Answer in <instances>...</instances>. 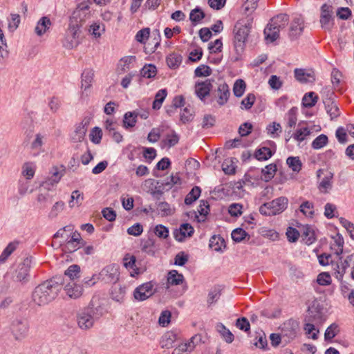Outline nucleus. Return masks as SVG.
<instances>
[{
	"instance_id": "obj_1",
	"label": "nucleus",
	"mask_w": 354,
	"mask_h": 354,
	"mask_svg": "<svg viewBox=\"0 0 354 354\" xmlns=\"http://www.w3.org/2000/svg\"><path fill=\"white\" fill-rule=\"evenodd\" d=\"M62 288L61 281L55 278L46 280L37 286L32 292V301L38 306H45L58 296Z\"/></svg>"
},
{
	"instance_id": "obj_2",
	"label": "nucleus",
	"mask_w": 354,
	"mask_h": 354,
	"mask_svg": "<svg viewBox=\"0 0 354 354\" xmlns=\"http://www.w3.org/2000/svg\"><path fill=\"white\" fill-rule=\"evenodd\" d=\"M103 315V308L101 306H95L93 301L88 306L80 310L77 313V323L82 330L91 328L95 322Z\"/></svg>"
},
{
	"instance_id": "obj_3",
	"label": "nucleus",
	"mask_w": 354,
	"mask_h": 354,
	"mask_svg": "<svg viewBox=\"0 0 354 354\" xmlns=\"http://www.w3.org/2000/svg\"><path fill=\"white\" fill-rule=\"evenodd\" d=\"M289 17L286 14H280L272 17L264 29L265 39L266 41L273 42L279 37V31L288 25Z\"/></svg>"
},
{
	"instance_id": "obj_4",
	"label": "nucleus",
	"mask_w": 354,
	"mask_h": 354,
	"mask_svg": "<svg viewBox=\"0 0 354 354\" xmlns=\"http://www.w3.org/2000/svg\"><path fill=\"white\" fill-rule=\"evenodd\" d=\"M88 10V6H79L75 10L73 11L70 17L68 28L67 30V36H71L73 39L79 37L80 28L82 26L83 22Z\"/></svg>"
},
{
	"instance_id": "obj_5",
	"label": "nucleus",
	"mask_w": 354,
	"mask_h": 354,
	"mask_svg": "<svg viewBox=\"0 0 354 354\" xmlns=\"http://www.w3.org/2000/svg\"><path fill=\"white\" fill-rule=\"evenodd\" d=\"M250 29V23L245 25L237 23L234 26L233 43L236 54L241 55L243 53Z\"/></svg>"
},
{
	"instance_id": "obj_6",
	"label": "nucleus",
	"mask_w": 354,
	"mask_h": 354,
	"mask_svg": "<svg viewBox=\"0 0 354 354\" xmlns=\"http://www.w3.org/2000/svg\"><path fill=\"white\" fill-rule=\"evenodd\" d=\"M288 200L281 196L272 200L270 202L265 203L259 207V212L265 216H273L283 212L288 206Z\"/></svg>"
},
{
	"instance_id": "obj_7",
	"label": "nucleus",
	"mask_w": 354,
	"mask_h": 354,
	"mask_svg": "<svg viewBox=\"0 0 354 354\" xmlns=\"http://www.w3.org/2000/svg\"><path fill=\"white\" fill-rule=\"evenodd\" d=\"M32 264V257H27L21 262L18 263L12 274L14 281L19 282L21 284L26 283L30 279V270Z\"/></svg>"
},
{
	"instance_id": "obj_8",
	"label": "nucleus",
	"mask_w": 354,
	"mask_h": 354,
	"mask_svg": "<svg viewBox=\"0 0 354 354\" xmlns=\"http://www.w3.org/2000/svg\"><path fill=\"white\" fill-rule=\"evenodd\" d=\"M298 328V322L293 319H288L282 324L281 334L286 343L290 342L296 337Z\"/></svg>"
},
{
	"instance_id": "obj_9",
	"label": "nucleus",
	"mask_w": 354,
	"mask_h": 354,
	"mask_svg": "<svg viewBox=\"0 0 354 354\" xmlns=\"http://www.w3.org/2000/svg\"><path fill=\"white\" fill-rule=\"evenodd\" d=\"M102 280L106 283H115L119 279V267L115 264H111L104 268L99 274Z\"/></svg>"
},
{
	"instance_id": "obj_10",
	"label": "nucleus",
	"mask_w": 354,
	"mask_h": 354,
	"mask_svg": "<svg viewBox=\"0 0 354 354\" xmlns=\"http://www.w3.org/2000/svg\"><path fill=\"white\" fill-rule=\"evenodd\" d=\"M11 331L16 339L24 338L28 333L29 326L25 319H15L11 324Z\"/></svg>"
},
{
	"instance_id": "obj_11",
	"label": "nucleus",
	"mask_w": 354,
	"mask_h": 354,
	"mask_svg": "<svg viewBox=\"0 0 354 354\" xmlns=\"http://www.w3.org/2000/svg\"><path fill=\"white\" fill-rule=\"evenodd\" d=\"M333 7L324 4L321 8L320 24L322 28L330 30L334 24Z\"/></svg>"
},
{
	"instance_id": "obj_12",
	"label": "nucleus",
	"mask_w": 354,
	"mask_h": 354,
	"mask_svg": "<svg viewBox=\"0 0 354 354\" xmlns=\"http://www.w3.org/2000/svg\"><path fill=\"white\" fill-rule=\"evenodd\" d=\"M154 294L153 285L151 281L145 283L137 287L133 292L135 299L142 301Z\"/></svg>"
},
{
	"instance_id": "obj_13",
	"label": "nucleus",
	"mask_w": 354,
	"mask_h": 354,
	"mask_svg": "<svg viewBox=\"0 0 354 354\" xmlns=\"http://www.w3.org/2000/svg\"><path fill=\"white\" fill-rule=\"evenodd\" d=\"M212 95L213 97L216 98L218 104L223 106L229 100L230 95V88L226 83L223 82L218 85L216 90L212 91Z\"/></svg>"
},
{
	"instance_id": "obj_14",
	"label": "nucleus",
	"mask_w": 354,
	"mask_h": 354,
	"mask_svg": "<svg viewBox=\"0 0 354 354\" xmlns=\"http://www.w3.org/2000/svg\"><path fill=\"white\" fill-rule=\"evenodd\" d=\"M201 341L200 335H195L188 342L178 344L176 347L172 354H189L195 348L196 345Z\"/></svg>"
},
{
	"instance_id": "obj_15",
	"label": "nucleus",
	"mask_w": 354,
	"mask_h": 354,
	"mask_svg": "<svg viewBox=\"0 0 354 354\" xmlns=\"http://www.w3.org/2000/svg\"><path fill=\"white\" fill-rule=\"evenodd\" d=\"M354 266V253L350 254L346 257L344 261H340L339 263H336L335 268H334V274L338 280H342L346 270L349 267Z\"/></svg>"
},
{
	"instance_id": "obj_16",
	"label": "nucleus",
	"mask_w": 354,
	"mask_h": 354,
	"mask_svg": "<svg viewBox=\"0 0 354 354\" xmlns=\"http://www.w3.org/2000/svg\"><path fill=\"white\" fill-rule=\"evenodd\" d=\"M212 80L207 79L205 81L196 83L195 93L203 102H205L206 96L209 95L212 89Z\"/></svg>"
},
{
	"instance_id": "obj_17",
	"label": "nucleus",
	"mask_w": 354,
	"mask_h": 354,
	"mask_svg": "<svg viewBox=\"0 0 354 354\" xmlns=\"http://www.w3.org/2000/svg\"><path fill=\"white\" fill-rule=\"evenodd\" d=\"M304 28V19L301 16H296L292 19L290 27L289 36L291 39H297L299 37Z\"/></svg>"
},
{
	"instance_id": "obj_18",
	"label": "nucleus",
	"mask_w": 354,
	"mask_h": 354,
	"mask_svg": "<svg viewBox=\"0 0 354 354\" xmlns=\"http://www.w3.org/2000/svg\"><path fill=\"white\" fill-rule=\"evenodd\" d=\"M194 230L189 223H183L180 225L178 230H176L174 232L175 239L179 242H182L186 237H190L194 234Z\"/></svg>"
},
{
	"instance_id": "obj_19",
	"label": "nucleus",
	"mask_w": 354,
	"mask_h": 354,
	"mask_svg": "<svg viewBox=\"0 0 354 354\" xmlns=\"http://www.w3.org/2000/svg\"><path fill=\"white\" fill-rule=\"evenodd\" d=\"M295 79L302 84L313 83L315 80L313 72H307L302 68H296L294 71Z\"/></svg>"
},
{
	"instance_id": "obj_20",
	"label": "nucleus",
	"mask_w": 354,
	"mask_h": 354,
	"mask_svg": "<svg viewBox=\"0 0 354 354\" xmlns=\"http://www.w3.org/2000/svg\"><path fill=\"white\" fill-rule=\"evenodd\" d=\"M64 291L70 298L77 299L82 295L83 288L75 281H70L65 286Z\"/></svg>"
},
{
	"instance_id": "obj_21",
	"label": "nucleus",
	"mask_w": 354,
	"mask_h": 354,
	"mask_svg": "<svg viewBox=\"0 0 354 354\" xmlns=\"http://www.w3.org/2000/svg\"><path fill=\"white\" fill-rule=\"evenodd\" d=\"M325 109L330 115V120H334L340 115V111L337 104L330 97L324 100Z\"/></svg>"
},
{
	"instance_id": "obj_22",
	"label": "nucleus",
	"mask_w": 354,
	"mask_h": 354,
	"mask_svg": "<svg viewBox=\"0 0 354 354\" xmlns=\"http://www.w3.org/2000/svg\"><path fill=\"white\" fill-rule=\"evenodd\" d=\"M311 130L307 127H301V124H299V127L295 132L290 137L286 138V141L288 142L290 138H292L298 142L304 141L307 136H310Z\"/></svg>"
},
{
	"instance_id": "obj_23",
	"label": "nucleus",
	"mask_w": 354,
	"mask_h": 354,
	"mask_svg": "<svg viewBox=\"0 0 354 354\" xmlns=\"http://www.w3.org/2000/svg\"><path fill=\"white\" fill-rule=\"evenodd\" d=\"M178 340V335L174 331L165 333L160 341L162 348H169L175 346V343Z\"/></svg>"
},
{
	"instance_id": "obj_24",
	"label": "nucleus",
	"mask_w": 354,
	"mask_h": 354,
	"mask_svg": "<svg viewBox=\"0 0 354 354\" xmlns=\"http://www.w3.org/2000/svg\"><path fill=\"white\" fill-rule=\"evenodd\" d=\"M51 25L52 23L48 17H42L37 23L35 32L41 37L49 30Z\"/></svg>"
},
{
	"instance_id": "obj_25",
	"label": "nucleus",
	"mask_w": 354,
	"mask_h": 354,
	"mask_svg": "<svg viewBox=\"0 0 354 354\" xmlns=\"http://www.w3.org/2000/svg\"><path fill=\"white\" fill-rule=\"evenodd\" d=\"M87 128L86 124L80 123L75 127V131L71 134V138L73 142H80L84 139Z\"/></svg>"
},
{
	"instance_id": "obj_26",
	"label": "nucleus",
	"mask_w": 354,
	"mask_h": 354,
	"mask_svg": "<svg viewBox=\"0 0 354 354\" xmlns=\"http://www.w3.org/2000/svg\"><path fill=\"white\" fill-rule=\"evenodd\" d=\"M184 277L182 274L178 272L175 270H172L168 272L167 279V288L170 286H177L183 282Z\"/></svg>"
},
{
	"instance_id": "obj_27",
	"label": "nucleus",
	"mask_w": 354,
	"mask_h": 354,
	"mask_svg": "<svg viewBox=\"0 0 354 354\" xmlns=\"http://www.w3.org/2000/svg\"><path fill=\"white\" fill-rule=\"evenodd\" d=\"M126 295V288L120 284H114L112 286L111 295V298L118 302H122Z\"/></svg>"
},
{
	"instance_id": "obj_28",
	"label": "nucleus",
	"mask_w": 354,
	"mask_h": 354,
	"mask_svg": "<svg viewBox=\"0 0 354 354\" xmlns=\"http://www.w3.org/2000/svg\"><path fill=\"white\" fill-rule=\"evenodd\" d=\"M304 330L305 331V334L308 336V338H311L314 340L318 339V334L319 333V330L315 328L314 324L310 323V319H305Z\"/></svg>"
},
{
	"instance_id": "obj_29",
	"label": "nucleus",
	"mask_w": 354,
	"mask_h": 354,
	"mask_svg": "<svg viewBox=\"0 0 354 354\" xmlns=\"http://www.w3.org/2000/svg\"><path fill=\"white\" fill-rule=\"evenodd\" d=\"M94 72L91 69H86L82 73V88L84 91L91 86V83L93 80Z\"/></svg>"
},
{
	"instance_id": "obj_30",
	"label": "nucleus",
	"mask_w": 354,
	"mask_h": 354,
	"mask_svg": "<svg viewBox=\"0 0 354 354\" xmlns=\"http://www.w3.org/2000/svg\"><path fill=\"white\" fill-rule=\"evenodd\" d=\"M205 17V12L199 7H196L192 10L189 13V20L192 21L193 26H196L199 24Z\"/></svg>"
},
{
	"instance_id": "obj_31",
	"label": "nucleus",
	"mask_w": 354,
	"mask_h": 354,
	"mask_svg": "<svg viewBox=\"0 0 354 354\" xmlns=\"http://www.w3.org/2000/svg\"><path fill=\"white\" fill-rule=\"evenodd\" d=\"M334 243L331 245V249L335 251L337 256H340L343 253L344 239L341 234H337L333 237Z\"/></svg>"
},
{
	"instance_id": "obj_32",
	"label": "nucleus",
	"mask_w": 354,
	"mask_h": 354,
	"mask_svg": "<svg viewBox=\"0 0 354 354\" xmlns=\"http://www.w3.org/2000/svg\"><path fill=\"white\" fill-rule=\"evenodd\" d=\"M318 100L317 95L314 92L306 93L302 98V105L306 108L313 107Z\"/></svg>"
},
{
	"instance_id": "obj_33",
	"label": "nucleus",
	"mask_w": 354,
	"mask_h": 354,
	"mask_svg": "<svg viewBox=\"0 0 354 354\" xmlns=\"http://www.w3.org/2000/svg\"><path fill=\"white\" fill-rule=\"evenodd\" d=\"M272 154L273 153L270 148L263 147L255 151L254 156L258 160L263 161L268 160L272 157Z\"/></svg>"
},
{
	"instance_id": "obj_34",
	"label": "nucleus",
	"mask_w": 354,
	"mask_h": 354,
	"mask_svg": "<svg viewBox=\"0 0 354 354\" xmlns=\"http://www.w3.org/2000/svg\"><path fill=\"white\" fill-rule=\"evenodd\" d=\"M216 330L221 335L227 343H232L234 340V335L222 323L216 324Z\"/></svg>"
},
{
	"instance_id": "obj_35",
	"label": "nucleus",
	"mask_w": 354,
	"mask_h": 354,
	"mask_svg": "<svg viewBox=\"0 0 354 354\" xmlns=\"http://www.w3.org/2000/svg\"><path fill=\"white\" fill-rule=\"evenodd\" d=\"M299 210L306 217L313 218L315 214L314 204L309 201H304L299 206Z\"/></svg>"
},
{
	"instance_id": "obj_36",
	"label": "nucleus",
	"mask_w": 354,
	"mask_h": 354,
	"mask_svg": "<svg viewBox=\"0 0 354 354\" xmlns=\"http://www.w3.org/2000/svg\"><path fill=\"white\" fill-rule=\"evenodd\" d=\"M167 91L165 88L160 89L156 93L155 95V100L153 102L152 107L153 109L158 110L160 109L162 102L167 97Z\"/></svg>"
},
{
	"instance_id": "obj_37",
	"label": "nucleus",
	"mask_w": 354,
	"mask_h": 354,
	"mask_svg": "<svg viewBox=\"0 0 354 354\" xmlns=\"http://www.w3.org/2000/svg\"><path fill=\"white\" fill-rule=\"evenodd\" d=\"M182 60V56L176 53L169 54L167 57V63L170 68H176L178 67L181 64Z\"/></svg>"
},
{
	"instance_id": "obj_38",
	"label": "nucleus",
	"mask_w": 354,
	"mask_h": 354,
	"mask_svg": "<svg viewBox=\"0 0 354 354\" xmlns=\"http://www.w3.org/2000/svg\"><path fill=\"white\" fill-rule=\"evenodd\" d=\"M201 189L199 187H194L191 191L187 194L185 198V203L186 205H191L196 201L200 196Z\"/></svg>"
},
{
	"instance_id": "obj_39",
	"label": "nucleus",
	"mask_w": 354,
	"mask_h": 354,
	"mask_svg": "<svg viewBox=\"0 0 354 354\" xmlns=\"http://www.w3.org/2000/svg\"><path fill=\"white\" fill-rule=\"evenodd\" d=\"M19 242L14 241L10 243L6 248L3 250L1 254L0 255V264L3 263L8 257L16 250Z\"/></svg>"
},
{
	"instance_id": "obj_40",
	"label": "nucleus",
	"mask_w": 354,
	"mask_h": 354,
	"mask_svg": "<svg viewBox=\"0 0 354 354\" xmlns=\"http://www.w3.org/2000/svg\"><path fill=\"white\" fill-rule=\"evenodd\" d=\"M65 276L68 277L71 281L80 277V267L78 265L73 264L70 266L64 272Z\"/></svg>"
},
{
	"instance_id": "obj_41",
	"label": "nucleus",
	"mask_w": 354,
	"mask_h": 354,
	"mask_svg": "<svg viewBox=\"0 0 354 354\" xmlns=\"http://www.w3.org/2000/svg\"><path fill=\"white\" fill-rule=\"evenodd\" d=\"M277 169V165L275 164H270L266 166L261 171L264 180L266 182L270 180L275 175Z\"/></svg>"
},
{
	"instance_id": "obj_42",
	"label": "nucleus",
	"mask_w": 354,
	"mask_h": 354,
	"mask_svg": "<svg viewBox=\"0 0 354 354\" xmlns=\"http://www.w3.org/2000/svg\"><path fill=\"white\" fill-rule=\"evenodd\" d=\"M328 142V138L326 135L321 134L318 136L311 144V147L314 149H320L325 147Z\"/></svg>"
},
{
	"instance_id": "obj_43",
	"label": "nucleus",
	"mask_w": 354,
	"mask_h": 354,
	"mask_svg": "<svg viewBox=\"0 0 354 354\" xmlns=\"http://www.w3.org/2000/svg\"><path fill=\"white\" fill-rule=\"evenodd\" d=\"M209 245L212 250L218 252L225 246V241L221 236L214 235L210 239Z\"/></svg>"
},
{
	"instance_id": "obj_44",
	"label": "nucleus",
	"mask_w": 354,
	"mask_h": 354,
	"mask_svg": "<svg viewBox=\"0 0 354 354\" xmlns=\"http://www.w3.org/2000/svg\"><path fill=\"white\" fill-rule=\"evenodd\" d=\"M180 178L178 176H173L171 175L169 178H167L166 180H163L161 183V186H159V188H161L162 189H169L172 187L174 185L180 183Z\"/></svg>"
},
{
	"instance_id": "obj_45",
	"label": "nucleus",
	"mask_w": 354,
	"mask_h": 354,
	"mask_svg": "<svg viewBox=\"0 0 354 354\" xmlns=\"http://www.w3.org/2000/svg\"><path fill=\"white\" fill-rule=\"evenodd\" d=\"M156 73V67L153 64H146L140 70L141 76L146 78H151L155 77Z\"/></svg>"
},
{
	"instance_id": "obj_46",
	"label": "nucleus",
	"mask_w": 354,
	"mask_h": 354,
	"mask_svg": "<svg viewBox=\"0 0 354 354\" xmlns=\"http://www.w3.org/2000/svg\"><path fill=\"white\" fill-rule=\"evenodd\" d=\"M245 88L246 84L243 80L239 79L236 80L233 86L234 95L238 97H241L245 92Z\"/></svg>"
},
{
	"instance_id": "obj_47",
	"label": "nucleus",
	"mask_w": 354,
	"mask_h": 354,
	"mask_svg": "<svg viewBox=\"0 0 354 354\" xmlns=\"http://www.w3.org/2000/svg\"><path fill=\"white\" fill-rule=\"evenodd\" d=\"M123 123L126 129L133 127L136 123V111L126 113L124 115Z\"/></svg>"
},
{
	"instance_id": "obj_48",
	"label": "nucleus",
	"mask_w": 354,
	"mask_h": 354,
	"mask_svg": "<svg viewBox=\"0 0 354 354\" xmlns=\"http://www.w3.org/2000/svg\"><path fill=\"white\" fill-rule=\"evenodd\" d=\"M339 326L335 323L330 324L326 330L324 339L326 341H330L339 333Z\"/></svg>"
},
{
	"instance_id": "obj_49",
	"label": "nucleus",
	"mask_w": 354,
	"mask_h": 354,
	"mask_svg": "<svg viewBox=\"0 0 354 354\" xmlns=\"http://www.w3.org/2000/svg\"><path fill=\"white\" fill-rule=\"evenodd\" d=\"M232 239L236 243L241 242L246 236L250 238L248 234L242 228L238 227L234 229L231 234Z\"/></svg>"
},
{
	"instance_id": "obj_50",
	"label": "nucleus",
	"mask_w": 354,
	"mask_h": 354,
	"mask_svg": "<svg viewBox=\"0 0 354 354\" xmlns=\"http://www.w3.org/2000/svg\"><path fill=\"white\" fill-rule=\"evenodd\" d=\"M286 163L294 171H299L301 169V162L299 157H288Z\"/></svg>"
},
{
	"instance_id": "obj_51",
	"label": "nucleus",
	"mask_w": 354,
	"mask_h": 354,
	"mask_svg": "<svg viewBox=\"0 0 354 354\" xmlns=\"http://www.w3.org/2000/svg\"><path fill=\"white\" fill-rule=\"evenodd\" d=\"M221 289L220 286H214L212 288L208 294L207 303L212 304L215 303L221 296Z\"/></svg>"
},
{
	"instance_id": "obj_52",
	"label": "nucleus",
	"mask_w": 354,
	"mask_h": 354,
	"mask_svg": "<svg viewBox=\"0 0 354 354\" xmlns=\"http://www.w3.org/2000/svg\"><path fill=\"white\" fill-rule=\"evenodd\" d=\"M64 206L65 204L63 201L56 202L52 207L48 214V217L50 218H56L58 216V214L63 211Z\"/></svg>"
},
{
	"instance_id": "obj_53",
	"label": "nucleus",
	"mask_w": 354,
	"mask_h": 354,
	"mask_svg": "<svg viewBox=\"0 0 354 354\" xmlns=\"http://www.w3.org/2000/svg\"><path fill=\"white\" fill-rule=\"evenodd\" d=\"M333 174L330 173L328 176H325L322 178L319 186V188L321 192H327L328 189H331V179L333 178Z\"/></svg>"
},
{
	"instance_id": "obj_54",
	"label": "nucleus",
	"mask_w": 354,
	"mask_h": 354,
	"mask_svg": "<svg viewBox=\"0 0 354 354\" xmlns=\"http://www.w3.org/2000/svg\"><path fill=\"white\" fill-rule=\"evenodd\" d=\"M45 140V136L41 133H37L34 140L31 142L30 147L32 149L37 150L39 152L41 151V147L44 145V140Z\"/></svg>"
},
{
	"instance_id": "obj_55",
	"label": "nucleus",
	"mask_w": 354,
	"mask_h": 354,
	"mask_svg": "<svg viewBox=\"0 0 354 354\" xmlns=\"http://www.w3.org/2000/svg\"><path fill=\"white\" fill-rule=\"evenodd\" d=\"M194 74L196 77H207L212 74V69L209 66L202 64L195 69Z\"/></svg>"
},
{
	"instance_id": "obj_56",
	"label": "nucleus",
	"mask_w": 354,
	"mask_h": 354,
	"mask_svg": "<svg viewBox=\"0 0 354 354\" xmlns=\"http://www.w3.org/2000/svg\"><path fill=\"white\" fill-rule=\"evenodd\" d=\"M178 136L174 131H173L171 133L167 135L165 140H164L162 142H164L165 145L170 148L175 146L178 142Z\"/></svg>"
},
{
	"instance_id": "obj_57",
	"label": "nucleus",
	"mask_w": 354,
	"mask_h": 354,
	"mask_svg": "<svg viewBox=\"0 0 354 354\" xmlns=\"http://www.w3.org/2000/svg\"><path fill=\"white\" fill-rule=\"evenodd\" d=\"M255 100L256 97L253 93L248 94L247 96L241 101V108L246 110L250 109L254 104Z\"/></svg>"
},
{
	"instance_id": "obj_58",
	"label": "nucleus",
	"mask_w": 354,
	"mask_h": 354,
	"mask_svg": "<svg viewBox=\"0 0 354 354\" xmlns=\"http://www.w3.org/2000/svg\"><path fill=\"white\" fill-rule=\"evenodd\" d=\"M297 108L292 107L288 111V112L287 113V116H288L287 124L290 128L295 127L297 123Z\"/></svg>"
},
{
	"instance_id": "obj_59",
	"label": "nucleus",
	"mask_w": 354,
	"mask_h": 354,
	"mask_svg": "<svg viewBox=\"0 0 354 354\" xmlns=\"http://www.w3.org/2000/svg\"><path fill=\"white\" fill-rule=\"evenodd\" d=\"M158 210L162 216H166L172 214L170 205L166 202H160L158 204Z\"/></svg>"
},
{
	"instance_id": "obj_60",
	"label": "nucleus",
	"mask_w": 354,
	"mask_h": 354,
	"mask_svg": "<svg viewBox=\"0 0 354 354\" xmlns=\"http://www.w3.org/2000/svg\"><path fill=\"white\" fill-rule=\"evenodd\" d=\"M193 109L190 106H186L183 110V112L180 113V120L183 123H186L187 122H189L192 120L193 119Z\"/></svg>"
},
{
	"instance_id": "obj_61",
	"label": "nucleus",
	"mask_w": 354,
	"mask_h": 354,
	"mask_svg": "<svg viewBox=\"0 0 354 354\" xmlns=\"http://www.w3.org/2000/svg\"><path fill=\"white\" fill-rule=\"evenodd\" d=\"M197 212L203 217L202 221L205 220V216L208 214L209 212V205L207 201L202 200L201 201L200 205L197 208Z\"/></svg>"
},
{
	"instance_id": "obj_62",
	"label": "nucleus",
	"mask_w": 354,
	"mask_h": 354,
	"mask_svg": "<svg viewBox=\"0 0 354 354\" xmlns=\"http://www.w3.org/2000/svg\"><path fill=\"white\" fill-rule=\"evenodd\" d=\"M154 233L160 239H166L169 236V230L165 225L160 224L155 227Z\"/></svg>"
},
{
	"instance_id": "obj_63",
	"label": "nucleus",
	"mask_w": 354,
	"mask_h": 354,
	"mask_svg": "<svg viewBox=\"0 0 354 354\" xmlns=\"http://www.w3.org/2000/svg\"><path fill=\"white\" fill-rule=\"evenodd\" d=\"M243 205L239 203H232L229 206L228 212L232 216L237 217L242 214Z\"/></svg>"
},
{
	"instance_id": "obj_64",
	"label": "nucleus",
	"mask_w": 354,
	"mask_h": 354,
	"mask_svg": "<svg viewBox=\"0 0 354 354\" xmlns=\"http://www.w3.org/2000/svg\"><path fill=\"white\" fill-rule=\"evenodd\" d=\"M149 33L150 29L149 28H143L136 33V39L140 43L145 44L149 36Z\"/></svg>"
}]
</instances>
